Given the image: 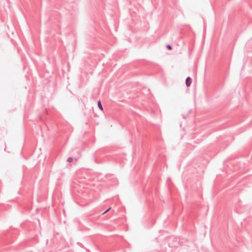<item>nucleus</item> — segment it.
Instances as JSON below:
<instances>
[{
  "mask_svg": "<svg viewBox=\"0 0 252 252\" xmlns=\"http://www.w3.org/2000/svg\"><path fill=\"white\" fill-rule=\"evenodd\" d=\"M191 79L190 77H188L187 79H186V85L189 87L190 85L191 84Z\"/></svg>",
  "mask_w": 252,
  "mask_h": 252,
  "instance_id": "1",
  "label": "nucleus"
},
{
  "mask_svg": "<svg viewBox=\"0 0 252 252\" xmlns=\"http://www.w3.org/2000/svg\"><path fill=\"white\" fill-rule=\"evenodd\" d=\"M97 105L101 110H103V107H102V106L101 104V102L100 100H98L97 101Z\"/></svg>",
  "mask_w": 252,
  "mask_h": 252,
  "instance_id": "2",
  "label": "nucleus"
},
{
  "mask_svg": "<svg viewBox=\"0 0 252 252\" xmlns=\"http://www.w3.org/2000/svg\"><path fill=\"white\" fill-rule=\"evenodd\" d=\"M67 161H68V162H72V161L73 159H72V158H67Z\"/></svg>",
  "mask_w": 252,
  "mask_h": 252,
  "instance_id": "3",
  "label": "nucleus"
},
{
  "mask_svg": "<svg viewBox=\"0 0 252 252\" xmlns=\"http://www.w3.org/2000/svg\"><path fill=\"white\" fill-rule=\"evenodd\" d=\"M166 47H167V48L168 50H171V46H170V45H167L166 46Z\"/></svg>",
  "mask_w": 252,
  "mask_h": 252,
  "instance_id": "4",
  "label": "nucleus"
},
{
  "mask_svg": "<svg viewBox=\"0 0 252 252\" xmlns=\"http://www.w3.org/2000/svg\"><path fill=\"white\" fill-rule=\"evenodd\" d=\"M110 209H111V207L109 208L108 209H107V210H106V211L104 212V213H106V212H107L108 211H109Z\"/></svg>",
  "mask_w": 252,
  "mask_h": 252,
  "instance_id": "5",
  "label": "nucleus"
}]
</instances>
